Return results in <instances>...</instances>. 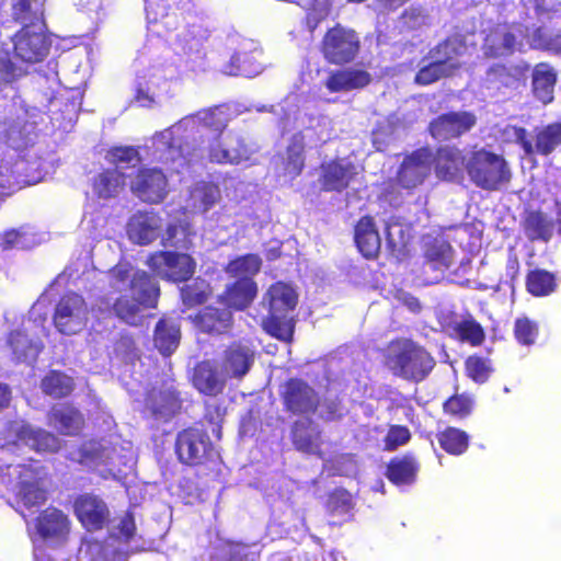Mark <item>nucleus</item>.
Returning <instances> with one entry per match:
<instances>
[{
  "label": "nucleus",
  "instance_id": "obj_38",
  "mask_svg": "<svg viewBox=\"0 0 561 561\" xmlns=\"http://www.w3.org/2000/svg\"><path fill=\"white\" fill-rule=\"evenodd\" d=\"M45 0H12L10 4L12 21L21 27H41L45 25Z\"/></svg>",
  "mask_w": 561,
  "mask_h": 561
},
{
  "label": "nucleus",
  "instance_id": "obj_39",
  "mask_svg": "<svg viewBox=\"0 0 561 561\" xmlns=\"http://www.w3.org/2000/svg\"><path fill=\"white\" fill-rule=\"evenodd\" d=\"M126 185V175L116 168L103 169L92 178L91 186L98 198L116 197Z\"/></svg>",
  "mask_w": 561,
  "mask_h": 561
},
{
  "label": "nucleus",
  "instance_id": "obj_46",
  "mask_svg": "<svg viewBox=\"0 0 561 561\" xmlns=\"http://www.w3.org/2000/svg\"><path fill=\"white\" fill-rule=\"evenodd\" d=\"M20 438L25 445L37 453L55 454L61 448L60 439L55 434L43 428L23 427L20 432Z\"/></svg>",
  "mask_w": 561,
  "mask_h": 561
},
{
  "label": "nucleus",
  "instance_id": "obj_6",
  "mask_svg": "<svg viewBox=\"0 0 561 561\" xmlns=\"http://www.w3.org/2000/svg\"><path fill=\"white\" fill-rule=\"evenodd\" d=\"M283 409L291 415L309 416L317 413L320 396L301 378L287 379L279 391Z\"/></svg>",
  "mask_w": 561,
  "mask_h": 561
},
{
  "label": "nucleus",
  "instance_id": "obj_37",
  "mask_svg": "<svg viewBox=\"0 0 561 561\" xmlns=\"http://www.w3.org/2000/svg\"><path fill=\"white\" fill-rule=\"evenodd\" d=\"M522 228L528 240L548 242L553 236L554 222L540 209H526Z\"/></svg>",
  "mask_w": 561,
  "mask_h": 561
},
{
  "label": "nucleus",
  "instance_id": "obj_41",
  "mask_svg": "<svg viewBox=\"0 0 561 561\" xmlns=\"http://www.w3.org/2000/svg\"><path fill=\"white\" fill-rule=\"evenodd\" d=\"M306 142L301 131L294 134L285 150V159L283 161L284 175L289 179L298 178L306 167Z\"/></svg>",
  "mask_w": 561,
  "mask_h": 561
},
{
  "label": "nucleus",
  "instance_id": "obj_7",
  "mask_svg": "<svg viewBox=\"0 0 561 561\" xmlns=\"http://www.w3.org/2000/svg\"><path fill=\"white\" fill-rule=\"evenodd\" d=\"M13 55L16 59L28 64H37L49 54L50 42L41 27H21L11 38Z\"/></svg>",
  "mask_w": 561,
  "mask_h": 561
},
{
  "label": "nucleus",
  "instance_id": "obj_29",
  "mask_svg": "<svg viewBox=\"0 0 561 561\" xmlns=\"http://www.w3.org/2000/svg\"><path fill=\"white\" fill-rule=\"evenodd\" d=\"M354 241L365 259H377L381 248V239L373 216L365 215L357 220L354 226Z\"/></svg>",
  "mask_w": 561,
  "mask_h": 561
},
{
  "label": "nucleus",
  "instance_id": "obj_59",
  "mask_svg": "<svg viewBox=\"0 0 561 561\" xmlns=\"http://www.w3.org/2000/svg\"><path fill=\"white\" fill-rule=\"evenodd\" d=\"M195 199L203 211L213 208L220 199L221 194L217 184L206 182L196 186L194 191Z\"/></svg>",
  "mask_w": 561,
  "mask_h": 561
},
{
  "label": "nucleus",
  "instance_id": "obj_44",
  "mask_svg": "<svg viewBox=\"0 0 561 561\" xmlns=\"http://www.w3.org/2000/svg\"><path fill=\"white\" fill-rule=\"evenodd\" d=\"M77 455L78 457L75 460L92 471L101 466H106L111 459L108 448L99 439L83 442L78 447Z\"/></svg>",
  "mask_w": 561,
  "mask_h": 561
},
{
  "label": "nucleus",
  "instance_id": "obj_52",
  "mask_svg": "<svg viewBox=\"0 0 561 561\" xmlns=\"http://www.w3.org/2000/svg\"><path fill=\"white\" fill-rule=\"evenodd\" d=\"M331 12V7L327 1L313 0L306 10L305 18L301 21V27L313 37L314 31L325 21Z\"/></svg>",
  "mask_w": 561,
  "mask_h": 561
},
{
  "label": "nucleus",
  "instance_id": "obj_32",
  "mask_svg": "<svg viewBox=\"0 0 561 561\" xmlns=\"http://www.w3.org/2000/svg\"><path fill=\"white\" fill-rule=\"evenodd\" d=\"M423 273L427 271L439 273L433 277L432 282H438L439 277L450 267L453 262V248L443 240L434 239L425 244L423 252Z\"/></svg>",
  "mask_w": 561,
  "mask_h": 561
},
{
  "label": "nucleus",
  "instance_id": "obj_42",
  "mask_svg": "<svg viewBox=\"0 0 561 561\" xmlns=\"http://www.w3.org/2000/svg\"><path fill=\"white\" fill-rule=\"evenodd\" d=\"M558 275L545 268L535 267L527 271L525 287L527 293L536 298L548 297L558 289Z\"/></svg>",
  "mask_w": 561,
  "mask_h": 561
},
{
  "label": "nucleus",
  "instance_id": "obj_22",
  "mask_svg": "<svg viewBox=\"0 0 561 561\" xmlns=\"http://www.w3.org/2000/svg\"><path fill=\"white\" fill-rule=\"evenodd\" d=\"M261 55L262 51L252 44H243L222 66V72L227 76L254 77L263 70Z\"/></svg>",
  "mask_w": 561,
  "mask_h": 561
},
{
  "label": "nucleus",
  "instance_id": "obj_24",
  "mask_svg": "<svg viewBox=\"0 0 561 561\" xmlns=\"http://www.w3.org/2000/svg\"><path fill=\"white\" fill-rule=\"evenodd\" d=\"M432 162L436 176L449 182L461 179L467 164L463 152L454 146L439 147L433 154Z\"/></svg>",
  "mask_w": 561,
  "mask_h": 561
},
{
  "label": "nucleus",
  "instance_id": "obj_43",
  "mask_svg": "<svg viewBox=\"0 0 561 561\" xmlns=\"http://www.w3.org/2000/svg\"><path fill=\"white\" fill-rule=\"evenodd\" d=\"M181 340L179 324L171 319L161 318L154 328L153 343L160 354L170 356L178 348Z\"/></svg>",
  "mask_w": 561,
  "mask_h": 561
},
{
  "label": "nucleus",
  "instance_id": "obj_54",
  "mask_svg": "<svg viewBox=\"0 0 561 561\" xmlns=\"http://www.w3.org/2000/svg\"><path fill=\"white\" fill-rule=\"evenodd\" d=\"M467 376L477 383H484L493 371L491 360L478 355L469 356L465 362Z\"/></svg>",
  "mask_w": 561,
  "mask_h": 561
},
{
  "label": "nucleus",
  "instance_id": "obj_11",
  "mask_svg": "<svg viewBox=\"0 0 561 561\" xmlns=\"http://www.w3.org/2000/svg\"><path fill=\"white\" fill-rule=\"evenodd\" d=\"M130 191L145 203L159 204L168 195V179L160 169L141 168L130 182Z\"/></svg>",
  "mask_w": 561,
  "mask_h": 561
},
{
  "label": "nucleus",
  "instance_id": "obj_3",
  "mask_svg": "<svg viewBox=\"0 0 561 561\" xmlns=\"http://www.w3.org/2000/svg\"><path fill=\"white\" fill-rule=\"evenodd\" d=\"M174 453L179 462L195 469L197 476L218 471L222 463L219 449L206 430L188 426L176 434Z\"/></svg>",
  "mask_w": 561,
  "mask_h": 561
},
{
  "label": "nucleus",
  "instance_id": "obj_53",
  "mask_svg": "<svg viewBox=\"0 0 561 561\" xmlns=\"http://www.w3.org/2000/svg\"><path fill=\"white\" fill-rule=\"evenodd\" d=\"M473 401L467 394H454L443 403V411L446 415L462 420L471 414Z\"/></svg>",
  "mask_w": 561,
  "mask_h": 561
},
{
  "label": "nucleus",
  "instance_id": "obj_35",
  "mask_svg": "<svg viewBox=\"0 0 561 561\" xmlns=\"http://www.w3.org/2000/svg\"><path fill=\"white\" fill-rule=\"evenodd\" d=\"M466 46L457 37H446L428 50L427 57L434 59L451 76L461 67L459 57L462 55Z\"/></svg>",
  "mask_w": 561,
  "mask_h": 561
},
{
  "label": "nucleus",
  "instance_id": "obj_23",
  "mask_svg": "<svg viewBox=\"0 0 561 561\" xmlns=\"http://www.w3.org/2000/svg\"><path fill=\"white\" fill-rule=\"evenodd\" d=\"M5 347L14 363H32L42 352L43 343L39 339L30 336L27 329L22 325L8 333Z\"/></svg>",
  "mask_w": 561,
  "mask_h": 561
},
{
  "label": "nucleus",
  "instance_id": "obj_40",
  "mask_svg": "<svg viewBox=\"0 0 561 561\" xmlns=\"http://www.w3.org/2000/svg\"><path fill=\"white\" fill-rule=\"evenodd\" d=\"M257 286L253 278L236 279L222 294L225 304L236 310H244L256 297Z\"/></svg>",
  "mask_w": 561,
  "mask_h": 561
},
{
  "label": "nucleus",
  "instance_id": "obj_50",
  "mask_svg": "<svg viewBox=\"0 0 561 561\" xmlns=\"http://www.w3.org/2000/svg\"><path fill=\"white\" fill-rule=\"evenodd\" d=\"M262 260L257 254L248 253L229 261L225 272L237 279L253 278L261 270Z\"/></svg>",
  "mask_w": 561,
  "mask_h": 561
},
{
  "label": "nucleus",
  "instance_id": "obj_8",
  "mask_svg": "<svg viewBox=\"0 0 561 561\" xmlns=\"http://www.w3.org/2000/svg\"><path fill=\"white\" fill-rule=\"evenodd\" d=\"M513 135L517 145L528 157L534 154L549 156L561 145V123L553 122L535 130V144L528 138L526 128L513 126Z\"/></svg>",
  "mask_w": 561,
  "mask_h": 561
},
{
  "label": "nucleus",
  "instance_id": "obj_15",
  "mask_svg": "<svg viewBox=\"0 0 561 561\" xmlns=\"http://www.w3.org/2000/svg\"><path fill=\"white\" fill-rule=\"evenodd\" d=\"M73 511L78 520L88 531L102 529L108 517V508L104 501L89 493L76 497Z\"/></svg>",
  "mask_w": 561,
  "mask_h": 561
},
{
  "label": "nucleus",
  "instance_id": "obj_30",
  "mask_svg": "<svg viewBox=\"0 0 561 561\" xmlns=\"http://www.w3.org/2000/svg\"><path fill=\"white\" fill-rule=\"evenodd\" d=\"M290 440L294 448L307 455L321 454V431L310 419L296 420L290 426Z\"/></svg>",
  "mask_w": 561,
  "mask_h": 561
},
{
  "label": "nucleus",
  "instance_id": "obj_4",
  "mask_svg": "<svg viewBox=\"0 0 561 561\" xmlns=\"http://www.w3.org/2000/svg\"><path fill=\"white\" fill-rule=\"evenodd\" d=\"M466 171L471 182L485 191H499L512 178L505 158L485 149L471 152Z\"/></svg>",
  "mask_w": 561,
  "mask_h": 561
},
{
  "label": "nucleus",
  "instance_id": "obj_45",
  "mask_svg": "<svg viewBox=\"0 0 561 561\" xmlns=\"http://www.w3.org/2000/svg\"><path fill=\"white\" fill-rule=\"evenodd\" d=\"M41 389L53 399H64L75 390V380L62 370L50 369L41 380Z\"/></svg>",
  "mask_w": 561,
  "mask_h": 561
},
{
  "label": "nucleus",
  "instance_id": "obj_9",
  "mask_svg": "<svg viewBox=\"0 0 561 561\" xmlns=\"http://www.w3.org/2000/svg\"><path fill=\"white\" fill-rule=\"evenodd\" d=\"M433 152L428 147H421L407 154L396 174L398 185L413 190L431 174Z\"/></svg>",
  "mask_w": 561,
  "mask_h": 561
},
{
  "label": "nucleus",
  "instance_id": "obj_34",
  "mask_svg": "<svg viewBox=\"0 0 561 561\" xmlns=\"http://www.w3.org/2000/svg\"><path fill=\"white\" fill-rule=\"evenodd\" d=\"M558 82V72L548 62L535 65L531 71V92L536 100L543 105L554 99V88Z\"/></svg>",
  "mask_w": 561,
  "mask_h": 561
},
{
  "label": "nucleus",
  "instance_id": "obj_64",
  "mask_svg": "<svg viewBox=\"0 0 561 561\" xmlns=\"http://www.w3.org/2000/svg\"><path fill=\"white\" fill-rule=\"evenodd\" d=\"M208 295L198 289L195 285H185L181 288V298L185 306L195 307L203 305L207 300Z\"/></svg>",
  "mask_w": 561,
  "mask_h": 561
},
{
  "label": "nucleus",
  "instance_id": "obj_13",
  "mask_svg": "<svg viewBox=\"0 0 561 561\" xmlns=\"http://www.w3.org/2000/svg\"><path fill=\"white\" fill-rule=\"evenodd\" d=\"M34 527L42 540L64 542L70 534L71 522L64 511L48 506L35 517Z\"/></svg>",
  "mask_w": 561,
  "mask_h": 561
},
{
  "label": "nucleus",
  "instance_id": "obj_26",
  "mask_svg": "<svg viewBox=\"0 0 561 561\" xmlns=\"http://www.w3.org/2000/svg\"><path fill=\"white\" fill-rule=\"evenodd\" d=\"M161 217L156 211L139 210L127 222L129 239L139 245H147L159 237Z\"/></svg>",
  "mask_w": 561,
  "mask_h": 561
},
{
  "label": "nucleus",
  "instance_id": "obj_60",
  "mask_svg": "<svg viewBox=\"0 0 561 561\" xmlns=\"http://www.w3.org/2000/svg\"><path fill=\"white\" fill-rule=\"evenodd\" d=\"M207 39V32L201 26L192 25L186 32L179 36L184 53H198Z\"/></svg>",
  "mask_w": 561,
  "mask_h": 561
},
{
  "label": "nucleus",
  "instance_id": "obj_56",
  "mask_svg": "<svg viewBox=\"0 0 561 561\" xmlns=\"http://www.w3.org/2000/svg\"><path fill=\"white\" fill-rule=\"evenodd\" d=\"M105 159L116 168L123 164L136 165L140 162V154L134 146H114L106 151Z\"/></svg>",
  "mask_w": 561,
  "mask_h": 561
},
{
  "label": "nucleus",
  "instance_id": "obj_20",
  "mask_svg": "<svg viewBox=\"0 0 561 561\" xmlns=\"http://www.w3.org/2000/svg\"><path fill=\"white\" fill-rule=\"evenodd\" d=\"M520 30L515 32L513 26L497 25L493 27L484 41V54L490 58H501L513 55L516 50H520L522 42L518 35Z\"/></svg>",
  "mask_w": 561,
  "mask_h": 561
},
{
  "label": "nucleus",
  "instance_id": "obj_14",
  "mask_svg": "<svg viewBox=\"0 0 561 561\" xmlns=\"http://www.w3.org/2000/svg\"><path fill=\"white\" fill-rule=\"evenodd\" d=\"M85 311L84 299L76 293L65 294L56 305L53 321L62 334H73L81 324Z\"/></svg>",
  "mask_w": 561,
  "mask_h": 561
},
{
  "label": "nucleus",
  "instance_id": "obj_48",
  "mask_svg": "<svg viewBox=\"0 0 561 561\" xmlns=\"http://www.w3.org/2000/svg\"><path fill=\"white\" fill-rule=\"evenodd\" d=\"M439 447L450 456L463 455L470 445L469 434L458 427L447 426L436 433Z\"/></svg>",
  "mask_w": 561,
  "mask_h": 561
},
{
  "label": "nucleus",
  "instance_id": "obj_55",
  "mask_svg": "<svg viewBox=\"0 0 561 561\" xmlns=\"http://www.w3.org/2000/svg\"><path fill=\"white\" fill-rule=\"evenodd\" d=\"M354 508L352 494L344 489H334L328 495L327 510L331 515H350Z\"/></svg>",
  "mask_w": 561,
  "mask_h": 561
},
{
  "label": "nucleus",
  "instance_id": "obj_49",
  "mask_svg": "<svg viewBox=\"0 0 561 561\" xmlns=\"http://www.w3.org/2000/svg\"><path fill=\"white\" fill-rule=\"evenodd\" d=\"M270 297L271 312H288L295 310L298 302V295L287 284L276 283L272 285L267 291Z\"/></svg>",
  "mask_w": 561,
  "mask_h": 561
},
{
  "label": "nucleus",
  "instance_id": "obj_58",
  "mask_svg": "<svg viewBox=\"0 0 561 561\" xmlns=\"http://www.w3.org/2000/svg\"><path fill=\"white\" fill-rule=\"evenodd\" d=\"M451 77V75L445 70L434 59L422 66L414 76V83L421 87L433 84L443 78Z\"/></svg>",
  "mask_w": 561,
  "mask_h": 561
},
{
  "label": "nucleus",
  "instance_id": "obj_51",
  "mask_svg": "<svg viewBox=\"0 0 561 561\" xmlns=\"http://www.w3.org/2000/svg\"><path fill=\"white\" fill-rule=\"evenodd\" d=\"M459 341L477 347L485 341V331L483 327L471 316L457 322L454 327Z\"/></svg>",
  "mask_w": 561,
  "mask_h": 561
},
{
  "label": "nucleus",
  "instance_id": "obj_1",
  "mask_svg": "<svg viewBox=\"0 0 561 561\" xmlns=\"http://www.w3.org/2000/svg\"><path fill=\"white\" fill-rule=\"evenodd\" d=\"M152 275L118 263L108 270L110 294L116 295L110 311L128 325H139L141 312L157 307L160 286L153 276L174 284L190 280L196 271L195 259L185 252L158 250L146 261Z\"/></svg>",
  "mask_w": 561,
  "mask_h": 561
},
{
  "label": "nucleus",
  "instance_id": "obj_57",
  "mask_svg": "<svg viewBox=\"0 0 561 561\" xmlns=\"http://www.w3.org/2000/svg\"><path fill=\"white\" fill-rule=\"evenodd\" d=\"M539 334L538 323L528 317L517 318L514 322V337L520 345L535 344Z\"/></svg>",
  "mask_w": 561,
  "mask_h": 561
},
{
  "label": "nucleus",
  "instance_id": "obj_62",
  "mask_svg": "<svg viewBox=\"0 0 561 561\" xmlns=\"http://www.w3.org/2000/svg\"><path fill=\"white\" fill-rule=\"evenodd\" d=\"M201 122L205 127L216 131L218 135H220L227 127V121L224 117V113L217 107L203 111L201 113Z\"/></svg>",
  "mask_w": 561,
  "mask_h": 561
},
{
  "label": "nucleus",
  "instance_id": "obj_33",
  "mask_svg": "<svg viewBox=\"0 0 561 561\" xmlns=\"http://www.w3.org/2000/svg\"><path fill=\"white\" fill-rule=\"evenodd\" d=\"M420 462L412 453L391 458L386 468L387 479L394 485H410L416 481Z\"/></svg>",
  "mask_w": 561,
  "mask_h": 561
},
{
  "label": "nucleus",
  "instance_id": "obj_5",
  "mask_svg": "<svg viewBox=\"0 0 561 561\" xmlns=\"http://www.w3.org/2000/svg\"><path fill=\"white\" fill-rule=\"evenodd\" d=\"M362 42L353 28L336 23L329 27L319 45L323 59L334 66H345L355 61L359 55Z\"/></svg>",
  "mask_w": 561,
  "mask_h": 561
},
{
  "label": "nucleus",
  "instance_id": "obj_19",
  "mask_svg": "<svg viewBox=\"0 0 561 561\" xmlns=\"http://www.w3.org/2000/svg\"><path fill=\"white\" fill-rule=\"evenodd\" d=\"M47 420L48 425L64 436H79L85 426L83 413L71 403L53 405Z\"/></svg>",
  "mask_w": 561,
  "mask_h": 561
},
{
  "label": "nucleus",
  "instance_id": "obj_25",
  "mask_svg": "<svg viewBox=\"0 0 561 561\" xmlns=\"http://www.w3.org/2000/svg\"><path fill=\"white\" fill-rule=\"evenodd\" d=\"M254 363V351L247 344L237 341L224 351L221 370L229 378H243Z\"/></svg>",
  "mask_w": 561,
  "mask_h": 561
},
{
  "label": "nucleus",
  "instance_id": "obj_63",
  "mask_svg": "<svg viewBox=\"0 0 561 561\" xmlns=\"http://www.w3.org/2000/svg\"><path fill=\"white\" fill-rule=\"evenodd\" d=\"M28 71L15 65L8 57H0V77L7 83H12L26 76Z\"/></svg>",
  "mask_w": 561,
  "mask_h": 561
},
{
  "label": "nucleus",
  "instance_id": "obj_21",
  "mask_svg": "<svg viewBox=\"0 0 561 561\" xmlns=\"http://www.w3.org/2000/svg\"><path fill=\"white\" fill-rule=\"evenodd\" d=\"M192 320L198 331L214 336L229 334L233 327L232 312L227 308L206 306Z\"/></svg>",
  "mask_w": 561,
  "mask_h": 561
},
{
  "label": "nucleus",
  "instance_id": "obj_47",
  "mask_svg": "<svg viewBox=\"0 0 561 561\" xmlns=\"http://www.w3.org/2000/svg\"><path fill=\"white\" fill-rule=\"evenodd\" d=\"M263 330L282 342L291 343L295 332V320L288 312H271L263 319Z\"/></svg>",
  "mask_w": 561,
  "mask_h": 561
},
{
  "label": "nucleus",
  "instance_id": "obj_27",
  "mask_svg": "<svg viewBox=\"0 0 561 561\" xmlns=\"http://www.w3.org/2000/svg\"><path fill=\"white\" fill-rule=\"evenodd\" d=\"M13 472L18 478L19 501L27 508L42 505L46 502V491L37 483L36 471L26 465L13 467Z\"/></svg>",
  "mask_w": 561,
  "mask_h": 561
},
{
  "label": "nucleus",
  "instance_id": "obj_28",
  "mask_svg": "<svg viewBox=\"0 0 561 561\" xmlns=\"http://www.w3.org/2000/svg\"><path fill=\"white\" fill-rule=\"evenodd\" d=\"M196 231L187 217L170 220L160 234V244L172 251H188L194 245Z\"/></svg>",
  "mask_w": 561,
  "mask_h": 561
},
{
  "label": "nucleus",
  "instance_id": "obj_16",
  "mask_svg": "<svg viewBox=\"0 0 561 561\" xmlns=\"http://www.w3.org/2000/svg\"><path fill=\"white\" fill-rule=\"evenodd\" d=\"M528 70L529 65L526 62L510 66L496 64L488 69L486 77L491 87L497 92L514 93L524 85Z\"/></svg>",
  "mask_w": 561,
  "mask_h": 561
},
{
  "label": "nucleus",
  "instance_id": "obj_12",
  "mask_svg": "<svg viewBox=\"0 0 561 561\" xmlns=\"http://www.w3.org/2000/svg\"><path fill=\"white\" fill-rule=\"evenodd\" d=\"M356 175V168L351 161L334 158L319 165L318 182L322 192L342 193L347 190Z\"/></svg>",
  "mask_w": 561,
  "mask_h": 561
},
{
  "label": "nucleus",
  "instance_id": "obj_31",
  "mask_svg": "<svg viewBox=\"0 0 561 561\" xmlns=\"http://www.w3.org/2000/svg\"><path fill=\"white\" fill-rule=\"evenodd\" d=\"M145 405L154 417H171L181 410L182 399L173 388L152 389L146 396Z\"/></svg>",
  "mask_w": 561,
  "mask_h": 561
},
{
  "label": "nucleus",
  "instance_id": "obj_2",
  "mask_svg": "<svg viewBox=\"0 0 561 561\" xmlns=\"http://www.w3.org/2000/svg\"><path fill=\"white\" fill-rule=\"evenodd\" d=\"M383 360L393 376L416 383L425 380L436 365L434 356L409 337L391 340Z\"/></svg>",
  "mask_w": 561,
  "mask_h": 561
},
{
  "label": "nucleus",
  "instance_id": "obj_61",
  "mask_svg": "<svg viewBox=\"0 0 561 561\" xmlns=\"http://www.w3.org/2000/svg\"><path fill=\"white\" fill-rule=\"evenodd\" d=\"M411 439V432L405 425H390L385 438V450L393 451L400 446L408 444Z\"/></svg>",
  "mask_w": 561,
  "mask_h": 561
},
{
  "label": "nucleus",
  "instance_id": "obj_18",
  "mask_svg": "<svg viewBox=\"0 0 561 561\" xmlns=\"http://www.w3.org/2000/svg\"><path fill=\"white\" fill-rule=\"evenodd\" d=\"M373 81L371 75L364 68H340L329 71L323 85L330 93L362 90Z\"/></svg>",
  "mask_w": 561,
  "mask_h": 561
},
{
  "label": "nucleus",
  "instance_id": "obj_10",
  "mask_svg": "<svg viewBox=\"0 0 561 561\" xmlns=\"http://www.w3.org/2000/svg\"><path fill=\"white\" fill-rule=\"evenodd\" d=\"M476 124L477 116L472 112L451 111L433 118L427 131L437 141H448L469 133Z\"/></svg>",
  "mask_w": 561,
  "mask_h": 561
},
{
  "label": "nucleus",
  "instance_id": "obj_17",
  "mask_svg": "<svg viewBox=\"0 0 561 561\" xmlns=\"http://www.w3.org/2000/svg\"><path fill=\"white\" fill-rule=\"evenodd\" d=\"M191 382L201 394L216 398L224 393L227 380L215 363L205 359L193 367Z\"/></svg>",
  "mask_w": 561,
  "mask_h": 561
},
{
  "label": "nucleus",
  "instance_id": "obj_36",
  "mask_svg": "<svg viewBox=\"0 0 561 561\" xmlns=\"http://www.w3.org/2000/svg\"><path fill=\"white\" fill-rule=\"evenodd\" d=\"M251 154L248 145L239 137L231 139L229 148L218 140L208 147V160L217 164H239L250 160Z\"/></svg>",
  "mask_w": 561,
  "mask_h": 561
}]
</instances>
